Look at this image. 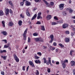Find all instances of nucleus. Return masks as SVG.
I'll return each mask as SVG.
<instances>
[{
  "instance_id": "nucleus-22",
  "label": "nucleus",
  "mask_w": 75,
  "mask_h": 75,
  "mask_svg": "<svg viewBox=\"0 0 75 75\" xmlns=\"http://www.w3.org/2000/svg\"><path fill=\"white\" fill-rule=\"evenodd\" d=\"M4 15V13H3V11L2 10L0 11V16H3Z\"/></svg>"
},
{
  "instance_id": "nucleus-19",
  "label": "nucleus",
  "mask_w": 75,
  "mask_h": 75,
  "mask_svg": "<svg viewBox=\"0 0 75 75\" xmlns=\"http://www.w3.org/2000/svg\"><path fill=\"white\" fill-rule=\"evenodd\" d=\"M22 23H23V22H22L20 20L19 21L18 24L20 26H21V25H22Z\"/></svg>"
},
{
  "instance_id": "nucleus-5",
  "label": "nucleus",
  "mask_w": 75,
  "mask_h": 75,
  "mask_svg": "<svg viewBox=\"0 0 75 75\" xmlns=\"http://www.w3.org/2000/svg\"><path fill=\"white\" fill-rule=\"evenodd\" d=\"M64 4H62L59 5V9L61 10H62L64 9Z\"/></svg>"
},
{
  "instance_id": "nucleus-16",
  "label": "nucleus",
  "mask_w": 75,
  "mask_h": 75,
  "mask_svg": "<svg viewBox=\"0 0 75 75\" xmlns=\"http://www.w3.org/2000/svg\"><path fill=\"white\" fill-rule=\"evenodd\" d=\"M1 33L2 34H3V35H6L7 34V33L6 31H2L1 32Z\"/></svg>"
},
{
  "instance_id": "nucleus-62",
  "label": "nucleus",
  "mask_w": 75,
  "mask_h": 75,
  "mask_svg": "<svg viewBox=\"0 0 75 75\" xmlns=\"http://www.w3.org/2000/svg\"><path fill=\"white\" fill-rule=\"evenodd\" d=\"M29 68V66H28L27 68L26 71H28V68Z\"/></svg>"
},
{
  "instance_id": "nucleus-20",
  "label": "nucleus",
  "mask_w": 75,
  "mask_h": 75,
  "mask_svg": "<svg viewBox=\"0 0 75 75\" xmlns=\"http://www.w3.org/2000/svg\"><path fill=\"white\" fill-rule=\"evenodd\" d=\"M51 24L52 25H57V24H58V23H57L55 22H52Z\"/></svg>"
},
{
  "instance_id": "nucleus-54",
  "label": "nucleus",
  "mask_w": 75,
  "mask_h": 75,
  "mask_svg": "<svg viewBox=\"0 0 75 75\" xmlns=\"http://www.w3.org/2000/svg\"><path fill=\"white\" fill-rule=\"evenodd\" d=\"M53 45H54V46H56V45H57V43L55 42H54L53 43Z\"/></svg>"
},
{
  "instance_id": "nucleus-1",
  "label": "nucleus",
  "mask_w": 75,
  "mask_h": 75,
  "mask_svg": "<svg viewBox=\"0 0 75 75\" xmlns=\"http://www.w3.org/2000/svg\"><path fill=\"white\" fill-rule=\"evenodd\" d=\"M35 41L36 42H44V39L41 37H38L34 38Z\"/></svg>"
},
{
  "instance_id": "nucleus-48",
  "label": "nucleus",
  "mask_w": 75,
  "mask_h": 75,
  "mask_svg": "<svg viewBox=\"0 0 75 75\" xmlns=\"http://www.w3.org/2000/svg\"><path fill=\"white\" fill-rule=\"evenodd\" d=\"M1 74L3 75H4V71H2L1 72Z\"/></svg>"
},
{
  "instance_id": "nucleus-58",
  "label": "nucleus",
  "mask_w": 75,
  "mask_h": 75,
  "mask_svg": "<svg viewBox=\"0 0 75 75\" xmlns=\"http://www.w3.org/2000/svg\"><path fill=\"white\" fill-rule=\"evenodd\" d=\"M25 50H23V54L25 53Z\"/></svg>"
},
{
  "instance_id": "nucleus-59",
  "label": "nucleus",
  "mask_w": 75,
  "mask_h": 75,
  "mask_svg": "<svg viewBox=\"0 0 75 75\" xmlns=\"http://www.w3.org/2000/svg\"><path fill=\"white\" fill-rule=\"evenodd\" d=\"M53 41V39H51V40L50 41V43H52Z\"/></svg>"
},
{
  "instance_id": "nucleus-63",
  "label": "nucleus",
  "mask_w": 75,
  "mask_h": 75,
  "mask_svg": "<svg viewBox=\"0 0 75 75\" xmlns=\"http://www.w3.org/2000/svg\"><path fill=\"white\" fill-rule=\"evenodd\" d=\"M7 51L6 50H3V52H6Z\"/></svg>"
},
{
  "instance_id": "nucleus-47",
  "label": "nucleus",
  "mask_w": 75,
  "mask_h": 75,
  "mask_svg": "<svg viewBox=\"0 0 75 75\" xmlns=\"http://www.w3.org/2000/svg\"><path fill=\"white\" fill-rule=\"evenodd\" d=\"M65 33L67 34H69V31L67 30L65 32Z\"/></svg>"
},
{
  "instance_id": "nucleus-6",
  "label": "nucleus",
  "mask_w": 75,
  "mask_h": 75,
  "mask_svg": "<svg viewBox=\"0 0 75 75\" xmlns=\"http://www.w3.org/2000/svg\"><path fill=\"white\" fill-rule=\"evenodd\" d=\"M66 10L67 11H69L70 13H72L74 11V10L70 8H66Z\"/></svg>"
},
{
  "instance_id": "nucleus-55",
  "label": "nucleus",
  "mask_w": 75,
  "mask_h": 75,
  "mask_svg": "<svg viewBox=\"0 0 75 75\" xmlns=\"http://www.w3.org/2000/svg\"><path fill=\"white\" fill-rule=\"evenodd\" d=\"M35 58V59H38L39 58H40V57H38V56H37V57H36Z\"/></svg>"
},
{
  "instance_id": "nucleus-11",
  "label": "nucleus",
  "mask_w": 75,
  "mask_h": 75,
  "mask_svg": "<svg viewBox=\"0 0 75 75\" xmlns=\"http://www.w3.org/2000/svg\"><path fill=\"white\" fill-rule=\"evenodd\" d=\"M67 27H68V25L67 24L64 23L63 25L62 28H66Z\"/></svg>"
},
{
  "instance_id": "nucleus-43",
  "label": "nucleus",
  "mask_w": 75,
  "mask_h": 75,
  "mask_svg": "<svg viewBox=\"0 0 75 75\" xmlns=\"http://www.w3.org/2000/svg\"><path fill=\"white\" fill-rule=\"evenodd\" d=\"M20 16H21V18H24V15H23V14H21L20 15Z\"/></svg>"
},
{
  "instance_id": "nucleus-3",
  "label": "nucleus",
  "mask_w": 75,
  "mask_h": 75,
  "mask_svg": "<svg viewBox=\"0 0 75 75\" xmlns=\"http://www.w3.org/2000/svg\"><path fill=\"white\" fill-rule=\"evenodd\" d=\"M61 62L63 66V68L64 69V68H65V62L68 63V60H65L64 61L61 60Z\"/></svg>"
},
{
  "instance_id": "nucleus-36",
  "label": "nucleus",
  "mask_w": 75,
  "mask_h": 75,
  "mask_svg": "<svg viewBox=\"0 0 75 75\" xmlns=\"http://www.w3.org/2000/svg\"><path fill=\"white\" fill-rule=\"evenodd\" d=\"M37 54H38V55H39V56H41V55H42V54H41V53L40 52H38Z\"/></svg>"
},
{
  "instance_id": "nucleus-39",
  "label": "nucleus",
  "mask_w": 75,
  "mask_h": 75,
  "mask_svg": "<svg viewBox=\"0 0 75 75\" xmlns=\"http://www.w3.org/2000/svg\"><path fill=\"white\" fill-rule=\"evenodd\" d=\"M43 60L44 61V63H46L47 62V60L45 58H43Z\"/></svg>"
},
{
  "instance_id": "nucleus-13",
  "label": "nucleus",
  "mask_w": 75,
  "mask_h": 75,
  "mask_svg": "<svg viewBox=\"0 0 75 75\" xmlns=\"http://www.w3.org/2000/svg\"><path fill=\"white\" fill-rule=\"evenodd\" d=\"M5 13L6 15L8 14H9V9L8 8H7L5 11Z\"/></svg>"
},
{
  "instance_id": "nucleus-44",
  "label": "nucleus",
  "mask_w": 75,
  "mask_h": 75,
  "mask_svg": "<svg viewBox=\"0 0 75 75\" xmlns=\"http://www.w3.org/2000/svg\"><path fill=\"white\" fill-rule=\"evenodd\" d=\"M38 34L36 33H34L33 34V35L34 36H38Z\"/></svg>"
},
{
  "instance_id": "nucleus-53",
  "label": "nucleus",
  "mask_w": 75,
  "mask_h": 75,
  "mask_svg": "<svg viewBox=\"0 0 75 75\" xmlns=\"http://www.w3.org/2000/svg\"><path fill=\"white\" fill-rule=\"evenodd\" d=\"M71 35L72 37L74 36V33H73V32H71Z\"/></svg>"
},
{
  "instance_id": "nucleus-35",
  "label": "nucleus",
  "mask_w": 75,
  "mask_h": 75,
  "mask_svg": "<svg viewBox=\"0 0 75 75\" xmlns=\"http://www.w3.org/2000/svg\"><path fill=\"white\" fill-rule=\"evenodd\" d=\"M55 49V47H50V50H52V51H54V50Z\"/></svg>"
},
{
  "instance_id": "nucleus-50",
  "label": "nucleus",
  "mask_w": 75,
  "mask_h": 75,
  "mask_svg": "<svg viewBox=\"0 0 75 75\" xmlns=\"http://www.w3.org/2000/svg\"><path fill=\"white\" fill-rule=\"evenodd\" d=\"M6 58H7V56H4V57L3 58L4 60H6Z\"/></svg>"
},
{
  "instance_id": "nucleus-15",
  "label": "nucleus",
  "mask_w": 75,
  "mask_h": 75,
  "mask_svg": "<svg viewBox=\"0 0 75 75\" xmlns=\"http://www.w3.org/2000/svg\"><path fill=\"white\" fill-rule=\"evenodd\" d=\"M57 23H58V24H62V23H63V21L62 20H59L57 21Z\"/></svg>"
},
{
  "instance_id": "nucleus-49",
  "label": "nucleus",
  "mask_w": 75,
  "mask_h": 75,
  "mask_svg": "<svg viewBox=\"0 0 75 75\" xmlns=\"http://www.w3.org/2000/svg\"><path fill=\"white\" fill-rule=\"evenodd\" d=\"M36 71H37V72H36V75H39V71L38 70H36Z\"/></svg>"
},
{
  "instance_id": "nucleus-51",
  "label": "nucleus",
  "mask_w": 75,
  "mask_h": 75,
  "mask_svg": "<svg viewBox=\"0 0 75 75\" xmlns=\"http://www.w3.org/2000/svg\"><path fill=\"white\" fill-rule=\"evenodd\" d=\"M25 66H24L23 67L22 69L23 71H25Z\"/></svg>"
},
{
  "instance_id": "nucleus-4",
  "label": "nucleus",
  "mask_w": 75,
  "mask_h": 75,
  "mask_svg": "<svg viewBox=\"0 0 75 75\" xmlns=\"http://www.w3.org/2000/svg\"><path fill=\"white\" fill-rule=\"evenodd\" d=\"M42 14L41 12H40L38 14V16L37 17V18L38 20H39V19H42V18L41 17V15Z\"/></svg>"
},
{
  "instance_id": "nucleus-10",
  "label": "nucleus",
  "mask_w": 75,
  "mask_h": 75,
  "mask_svg": "<svg viewBox=\"0 0 75 75\" xmlns=\"http://www.w3.org/2000/svg\"><path fill=\"white\" fill-rule=\"evenodd\" d=\"M29 62L30 65H31L32 67H34V63H33L32 61H29Z\"/></svg>"
},
{
  "instance_id": "nucleus-60",
  "label": "nucleus",
  "mask_w": 75,
  "mask_h": 75,
  "mask_svg": "<svg viewBox=\"0 0 75 75\" xmlns=\"http://www.w3.org/2000/svg\"><path fill=\"white\" fill-rule=\"evenodd\" d=\"M7 46H8V47H9V46H10V43H7L6 45Z\"/></svg>"
},
{
  "instance_id": "nucleus-37",
  "label": "nucleus",
  "mask_w": 75,
  "mask_h": 75,
  "mask_svg": "<svg viewBox=\"0 0 75 75\" xmlns=\"http://www.w3.org/2000/svg\"><path fill=\"white\" fill-rule=\"evenodd\" d=\"M47 72L48 73H50L51 72V69L50 68H48L47 70Z\"/></svg>"
},
{
  "instance_id": "nucleus-32",
  "label": "nucleus",
  "mask_w": 75,
  "mask_h": 75,
  "mask_svg": "<svg viewBox=\"0 0 75 75\" xmlns=\"http://www.w3.org/2000/svg\"><path fill=\"white\" fill-rule=\"evenodd\" d=\"M50 4L51 6H54V3L53 2H50Z\"/></svg>"
},
{
  "instance_id": "nucleus-12",
  "label": "nucleus",
  "mask_w": 75,
  "mask_h": 75,
  "mask_svg": "<svg viewBox=\"0 0 75 75\" xmlns=\"http://www.w3.org/2000/svg\"><path fill=\"white\" fill-rule=\"evenodd\" d=\"M47 19L49 20L52 18V16L50 15H48L47 17Z\"/></svg>"
},
{
  "instance_id": "nucleus-23",
  "label": "nucleus",
  "mask_w": 75,
  "mask_h": 75,
  "mask_svg": "<svg viewBox=\"0 0 75 75\" xmlns=\"http://www.w3.org/2000/svg\"><path fill=\"white\" fill-rule=\"evenodd\" d=\"M48 61L49 62V64H50L51 67H52V64H51V58L49 57L48 58Z\"/></svg>"
},
{
  "instance_id": "nucleus-40",
  "label": "nucleus",
  "mask_w": 75,
  "mask_h": 75,
  "mask_svg": "<svg viewBox=\"0 0 75 75\" xmlns=\"http://www.w3.org/2000/svg\"><path fill=\"white\" fill-rule=\"evenodd\" d=\"M24 2L23 1V2H21L20 3V5L21 6H23V5H24Z\"/></svg>"
},
{
  "instance_id": "nucleus-24",
  "label": "nucleus",
  "mask_w": 75,
  "mask_h": 75,
  "mask_svg": "<svg viewBox=\"0 0 75 75\" xmlns=\"http://www.w3.org/2000/svg\"><path fill=\"white\" fill-rule=\"evenodd\" d=\"M31 3L29 2L28 1H27L26 3V5L27 6H30Z\"/></svg>"
},
{
  "instance_id": "nucleus-26",
  "label": "nucleus",
  "mask_w": 75,
  "mask_h": 75,
  "mask_svg": "<svg viewBox=\"0 0 75 75\" xmlns=\"http://www.w3.org/2000/svg\"><path fill=\"white\" fill-rule=\"evenodd\" d=\"M74 53V50H71L70 52V55H72V54Z\"/></svg>"
},
{
  "instance_id": "nucleus-42",
  "label": "nucleus",
  "mask_w": 75,
  "mask_h": 75,
  "mask_svg": "<svg viewBox=\"0 0 75 75\" xmlns=\"http://www.w3.org/2000/svg\"><path fill=\"white\" fill-rule=\"evenodd\" d=\"M66 14H67V13H66V12H63V16H65V15H66Z\"/></svg>"
},
{
  "instance_id": "nucleus-27",
  "label": "nucleus",
  "mask_w": 75,
  "mask_h": 75,
  "mask_svg": "<svg viewBox=\"0 0 75 75\" xmlns=\"http://www.w3.org/2000/svg\"><path fill=\"white\" fill-rule=\"evenodd\" d=\"M2 23L3 27H5V22L4 21H2Z\"/></svg>"
},
{
  "instance_id": "nucleus-25",
  "label": "nucleus",
  "mask_w": 75,
  "mask_h": 75,
  "mask_svg": "<svg viewBox=\"0 0 75 75\" xmlns=\"http://www.w3.org/2000/svg\"><path fill=\"white\" fill-rule=\"evenodd\" d=\"M65 41H66V42H69V39L67 38H66L65 39Z\"/></svg>"
},
{
  "instance_id": "nucleus-41",
  "label": "nucleus",
  "mask_w": 75,
  "mask_h": 75,
  "mask_svg": "<svg viewBox=\"0 0 75 75\" xmlns=\"http://www.w3.org/2000/svg\"><path fill=\"white\" fill-rule=\"evenodd\" d=\"M31 41V38H30L28 37V42H30Z\"/></svg>"
},
{
  "instance_id": "nucleus-17",
  "label": "nucleus",
  "mask_w": 75,
  "mask_h": 75,
  "mask_svg": "<svg viewBox=\"0 0 75 75\" xmlns=\"http://www.w3.org/2000/svg\"><path fill=\"white\" fill-rule=\"evenodd\" d=\"M26 13L28 16H30V13L29 12H28V10H26Z\"/></svg>"
},
{
  "instance_id": "nucleus-34",
  "label": "nucleus",
  "mask_w": 75,
  "mask_h": 75,
  "mask_svg": "<svg viewBox=\"0 0 75 75\" xmlns=\"http://www.w3.org/2000/svg\"><path fill=\"white\" fill-rule=\"evenodd\" d=\"M35 1L37 3H40L41 1V0H35Z\"/></svg>"
},
{
  "instance_id": "nucleus-46",
  "label": "nucleus",
  "mask_w": 75,
  "mask_h": 75,
  "mask_svg": "<svg viewBox=\"0 0 75 75\" xmlns=\"http://www.w3.org/2000/svg\"><path fill=\"white\" fill-rule=\"evenodd\" d=\"M54 18L55 20H58V18H57V17L56 16H54Z\"/></svg>"
},
{
  "instance_id": "nucleus-28",
  "label": "nucleus",
  "mask_w": 75,
  "mask_h": 75,
  "mask_svg": "<svg viewBox=\"0 0 75 75\" xmlns=\"http://www.w3.org/2000/svg\"><path fill=\"white\" fill-rule=\"evenodd\" d=\"M41 30L42 31H45V28H44V26L42 25L41 26Z\"/></svg>"
},
{
  "instance_id": "nucleus-31",
  "label": "nucleus",
  "mask_w": 75,
  "mask_h": 75,
  "mask_svg": "<svg viewBox=\"0 0 75 75\" xmlns=\"http://www.w3.org/2000/svg\"><path fill=\"white\" fill-rule=\"evenodd\" d=\"M50 38L51 39L53 40L54 39V35H50Z\"/></svg>"
},
{
  "instance_id": "nucleus-9",
  "label": "nucleus",
  "mask_w": 75,
  "mask_h": 75,
  "mask_svg": "<svg viewBox=\"0 0 75 75\" xmlns=\"http://www.w3.org/2000/svg\"><path fill=\"white\" fill-rule=\"evenodd\" d=\"M70 64L72 67L75 65V62L74 61H72L70 62Z\"/></svg>"
},
{
  "instance_id": "nucleus-29",
  "label": "nucleus",
  "mask_w": 75,
  "mask_h": 75,
  "mask_svg": "<svg viewBox=\"0 0 75 75\" xmlns=\"http://www.w3.org/2000/svg\"><path fill=\"white\" fill-rule=\"evenodd\" d=\"M59 45L62 48H64V46L62 45V44L61 43H59Z\"/></svg>"
},
{
  "instance_id": "nucleus-52",
  "label": "nucleus",
  "mask_w": 75,
  "mask_h": 75,
  "mask_svg": "<svg viewBox=\"0 0 75 75\" xmlns=\"http://www.w3.org/2000/svg\"><path fill=\"white\" fill-rule=\"evenodd\" d=\"M59 50L58 48L56 49V52H58V51H59Z\"/></svg>"
},
{
  "instance_id": "nucleus-33",
  "label": "nucleus",
  "mask_w": 75,
  "mask_h": 75,
  "mask_svg": "<svg viewBox=\"0 0 75 75\" xmlns=\"http://www.w3.org/2000/svg\"><path fill=\"white\" fill-rule=\"evenodd\" d=\"M9 3L11 6H13V4H12L11 3V1H9Z\"/></svg>"
},
{
  "instance_id": "nucleus-45",
  "label": "nucleus",
  "mask_w": 75,
  "mask_h": 75,
  "mask_svg": "<svg viewBox=\"0 0 75 75\" xmlns=\"http://www.w3.org/2000/svg\"><path fill=\"white\" fill-rule=\"evenodd\" d=\"M4 48H8V47L6 45H4Z\"/></svg>"
},
{
  "instance_id": "nucleus-38",
  "label": "nucleus",
  "mask_w": 75,
  "mask_h": 75,
  "mask_svg": "<svg viewBox=\"0 0 75 75\" xmlns=\"http://www.w3.org/2000/svg\"><path fill=\"white\" fill-rule=\"evenodd\" d=\"M36 24H41V22L40 21H38L36 23Z\"/></svg>"
},
{
  "instance_id": "nucleus-61",
  "label": "nucleus",
  "mask_w": 75,
  "mask_h": 75,
  "mask_svg": "<svg viewBox=\"0 0 75 75\" xmlns=\"http://www.w3.org/2000/svg\"><path fill=\"white\" fill-rule=\"evenodd\" d=\"M0 52H1V53H3V50H0Z\"/></svg>"
},
{
  "instance_id": "nucleus-57",
  "label": "nucleus",
  "mask_w": 75,
  "mask_h": 75,
  "mask_svg": "<svg viewBox=\"0 0 75 75\" xmlns=\"http://www.w3.org/2000/svg\"><path fill=\"white\" fill-rule=\"evenodd\" d=\"M73 73L74 75H75V69L73 71Z\"/></svg>"
},
{
  "instance_id": "nucleus-56",
  "label": "nucleus",
  "mask_w": 75,
  "mask_h": 75,
  "mask_svg": "<svg viewBox=\"0 0 75 75\" xmlns=\"http://www.w3.org/2000/svg\"><path fill=\"white\" fill-rule=\"evenodd\" d=\"M56 65H59V62H56Z\"/></svg>"
},
{
  "instance_id": "nucleus-21",
  "label": "nucleus",
  "mask_w": 75,
  "mask_h": 75,
  "mask_svg": "<svg viewBox=\"0 0 75 75\" xmlns=\"http://www.w3.org/2000/svg\"><path fill=\"white\" fill-rule=\"evenodd\" d=\"M35 62L36 64H38V63H41V61L40 60H35Z\"/></svg>"
},
{
  "instance_id": "nucleus-14",
  "label": "nucleus",
  "mask_w": 75,
  "mask_h": 75,
  "mask_svg": "<svg viewBox=\"0 0 75 75\" xmlns=\"http://www.w3.org/2000/svg\"><path fill=\"white\" fill-rule=\"evenodd\" d=\"M37 13L35 14L32 17L31 19V20H34L37 17Z\"/></svg>"
},
{
  "instance_id": "nucleus-30",
  "label": "nucleus",
  "mask_w": 75,
  "mask_h": 75,
  "mask_svg": "<svg viewBox=\"0 0 75 75\" xmlns=\"http://www.w3.org/2000/svg\"><path fill=\"white\" fill-rule=\"evenodd\" d=\"M2 41H3V42H4L6 44H7V40H3Z\"/></svg>"
},
{
  "instance_id": "nucleus-8",
  "label": "nucleus",
  "mask_w": 75,
  "mask_h": 75,
  "mask_svg": "<svg viewBox=\"0 0 75 75\" xmlns=\"http://www.w3.org/2000/svg\"><path fill=\"white\" fill-rule=\"evenodd\" d=\"M44 2V3H45L47 5V7H51V6H50V5L49 4V3L47 2L45 0H42Z\"/></svg>"
},
{
  "instance_id": "nucleus-2",
  "label": "nucleus",
  "mask_w": 75,
  "mask_h": 75,
  "mask_svg": "<svg viewBox=\"0 0 75 75\" xmlns=\"http://www.w3.org/2000/svg\"><path fill=\"white\" fill-rule=\"evenodd\" d=\"M28 31V28H27L25 30L23 34V40H26L27 39V31Z\"/></svg>"
},
{
  "instance_id": "nucleus-7",
  "label": "nucleus",
  "mask_w": 75,
  "mask_h": 75,
  "mask_svg": "<svg viewBox=\"0 0 75 75\" xmlns=\"http://www.w3.org/2000/svg\"><path fill=\"white\" fill-rule=\"evenodd\" d=\"M14 57L16 62H19V59L18 58V57H17V56L16 55H14Z\"/></svg>"
},
{
  "instance_id": "nucleus-18",
  "label": "nucleus",
  "mask_w": 75,
  "mask_h": 75,
  "mask_svg": "<svg viewBox=\"0 0 75 75\" xmlns=\"http://www.w3.org/2000/svg\"><path fill=\"white\" fill-rule=\"evenodd\" d=\"M9 26H13L14 25L13 22H10L8 23Z\"/></svg>"
},
{
  "instance_id": "nucleus-64",
  "label": "nucleus",
  "mask_w": 75,
  "mask_h": 75,
  "mask_svg": "<svg viewBox=\"0 0 75 75\" xmlns=\"http://www.w3.org/2000/svg\"><path fill=\"white\" fill-rule=\"evenodd\" d=\"M72 18L73 19H75V16H74L72 17Z\"/></svg>"
}]
</instances>
